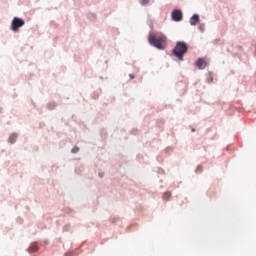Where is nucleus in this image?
I'll return each mask as SVG.
<instances>
[{"label":"nucleus","instance_id":"f8f14e48","mask_svg":"<svg viewBox=\"0 0 256 256\" xmlns=\"http://www.w3.org/2000/svg\"><path fill=\"white\" fill-rule=\"evenodd\" d=\"M129 77H130V79H135V75H133V74H130Z\"/></svg>","mask_w":256,"mask_h":256},{"label":"nucleus","instance_id":"1a4fd4ad","mask_svg":"<svg viewBox=\"0 0 256 256\" xmlns=\"http://www.w3.org/2000/svg\"><path fill=\"white\" fill-rule=\"evenodd\" d=\"M171 197V192H166V193H164V195H163V199H169Z\"/></svg>","mask_w":256,"mask_h":256},{"label":"nucleus","instance_id":"9d476101","mask_svg":"<svg viewBox=\"0 0 256 256\" xmlns=\"http://www.w3.org/2000/svg\"><path fill=\"white\" fill-rule=\"evenodd\" d=\"M71 153H79V147L78 146H74L71 150Z\"/></svg>","mask_w":256,"mask_h":256},{"label":"nucleus","instance_id":"6e6552de","mask_svg":"<svg viewBox=\"0 0 256 256\" xmlns=\"http://www.w3.org/2000/svg\"><path fill=\"white\" fill-rule=\"evenodd\" d=\"M17 137H18L17 134H15V133L11 134L9 137V143H11V144L15 143V141H17Z\"/></svg>","mask_w":256,"mask_h":256},{"label":"nucleus","instance_id":"0eeeda50","mask_svg":"<svg viewBox=\"0 0 256 256\" xmlns=\"http://www.w3.org/2000/svg\"><path fill=\"white\" fill-rule=\"evenodd\" d=\"M199 23V15L194 14L190 19V25H197Z\"/></svg>","mask_w":256,"mask_h":256},{"label":"nucleus","instance_id":"f257e3e1","mask_svg":"<svg viewBox=\"0 0 256 256\" xmlns=\"http://www.w3.org/2000/svg\"><path fill=\"white\" fill-rule=\"evenodd\" d=\"M167 42V37L163 34H150L149 43L156 47V49H165V43Z\"/></svg>","mask_w":256,"mask_h":256},{"label":"nucleus","instance_id":"7ed1b4c3","mask_svg":"<svg viewBox=\"0 0 256 256\" xmlns=\"http://www.w3.org/2000/svg\"><path fill=\"white\" fill-rule=\"evenodd\" d=\"M23 25H25V20H23L19 17H15L12 20L11 30L17 32V31H19L20 27H23Z\"/></svg>","mask_w":256,"mask_h":256},{"label":"nucleus","instance_id":"39448f33","mask_svg":"<svg viewBox=\"0 0 256 256\" xmlns=\"http://www.w3.org/2000/svg\"><path fill=\"white\" fill-rule=\"evenodd\" d=\"M195 65L198 67V69H205V67H207V62L203 58H199Z\"/></svg>","mask_w":256,"mask_h":256},{"label":"nucleus","instance_id":"9b49d317","mask_svg":"<svg viewBox=\"0 0 256 256\" xmlns=\"http://www.w3.org/2000/svg\"><path fill=\"white\" fill-rule=\"evenodd\" d=\"M141 5H149V0H141Z\"/></svg>","mask_w":256,"mask_h":256},{"label":"nucleus","instance_id":"f03ea898","mask_svg":"<svg viewBox=\"0 0 256 256\" xmlns=\"http://www.w3.org/2000/svg\"><path fill=\"white\" fill-rule=\"evenodd\" d=\"M185 53H187V44L185 42H177L173 50V55L178 57L180 61H183V55H185Z\"/></svg>","mask_w":256,"mask_h":256},{"label":"nucleus","instance_id":"20e7f679","mask_svg":"<svg viewBox=\"0 0 256 256\" xmlns=\"http://www.w3.org/2000/svg\"><path fill=\"white\" fill-rule=\"evenodd\" d=\"M172 20L179 22L183 20V12H181V10H174L172 12Z\"/></svg>","mask_w":256,"mask_h":256},{"label":"nucleus","instance_id":"4468645a","mask_svg":"<svg viewBox=\"0 0 256 256\" xmlns=\"http://www.w3.org/2000/svg\"><path fill=\"white\" fill-rule=\"evenodd\" d=\"M66 256H69V253H66Z\"/></svg>","mask_w":256,"mask_h":256},{"label":"nucleus","instance_id":"423d86ee","mask_svg":"<svg viewBox=\"0 0 256 256\" xmlns=\"http://www.w3.org/2000/svg\"><path fill=\"white\" fill-rule=\"evenodd\" d=\"M36 251H39V246L37 245V243H32L28 248V252L36 253Z\"/></svg>","mask_w":256,"mask_h":256},{"label":"nucleus","instance_id":"ddd939ff","mask_svg":"<svg viewBox=\"0 0 256 256\" xmlns=\"http://www.w3.org/2000/svg\"><path fill=\"white\" fill-rule=\"evenodd\" d=\"M208 83H212L213 82V78H208Z\"/></svg>","mask_w":256,"mask_h":256}]
</instances>
